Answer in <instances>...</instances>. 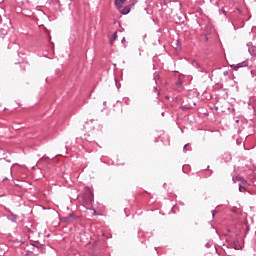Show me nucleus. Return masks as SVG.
<instances>
[{"instance_id": "1", "label": "nucleus", "mask_w": 256, "mask_h": 256, "mask_svg": "<svg viewBox=\"0 0 256 256\" xmlns=\"http://www.w3.org/2000/svg\"><path fill=\"white\" fill-rule=\"evenodd\" d=\"M80 217L81 216H77L76 214H74V212H71L67 216L60 218V220L62 221V223L69 224L73 223V221H77V219H79Z\"/></svg>"}, {"instance_id": "2", "label": "nucleus", "mask_w": 256, "mask_h": 256, "mask_svg": "<svg viewBox=\"0 0 256 256\" xmlns=\"http://www.w3.org/2000/svg\"><path fill=\"white\" fill-rule=\"evenodd\" d=\"M27 67H29V63L27 62H17L15 63V69L20 73H25L27 71Z\"/></svg>"}, {"instance_id": "3", "label": "nucleus", "mask_w": 256, "mask_h": 256, "mask_svg": "<svg viewBox=\"0 0 256 256\" xmlns=\"http://www.w3.org/2000/svg\"><path fill=\"white\" fill-rule=\"evenodd\" d=\"M86 201L90 203H95V194H93V189L88 188L85 193Z\"/></svg>"}, {"instance_id": "4", "label": "nucleus", "mask_w": 256, "mask_h": 256, "mask_svg": "<svg viewBox=\"0 0 256 256\" xmlns=\"http://www.w3.org/2000/svg\"><path fill=\"white\" fill-rule=\"evenodd\" d=\"M249 66V61L248 60H245L241 63H238V64H232L230 65L231 69H233V71H239V69L243 68V67H248Z\"/></svg>"}, {"instance_id": "5", "label": "nucleus", "mask_w": 256, "mask_h": 256, "mask_svg": "<svg viewBox=\"0 0 256 256\" xmlns=\"http://www.w3.org/2000/svg\"><path fill=\"white\" fill-rule=\"evenodd\" d=\"M30 245H32V247H34L33 251H35V249H36L39 253H45V245H43L39 242L30 243Z\"/></svg>"}, {"instance_id": "6", "label": "nucleus", "mask_w": 256, "mask_h": 256, "mask_svg": "<svg viewBox=\"0 0 256 256\" xmlns=\"http://www.w3.org/2000/svg\"><path fill=\"white\" fill-rule=\"evenodd\" d=\"M134 6H135V4L133 3L128 6H125L124 8L123 7L120 8V10H118V11L121 13V15H129V13H131L132 7H134Z\"/></svg>"}, {"instance_id": "7", "label": "nucleus", "mask_w": 256, "mask_h": 256, "mask_svg": "<svg viewBox=\"0 0 256 256\" xmlns=\"http://www.w3.org/2000/svg\"><path fill=\"white\" fill-rule=\"evenodd\" d=\"M191 65L195 67V69H199L200 73H207V70L205 68L201 67V64L197 62V60H192Z\"/></svg>"}, {"instance_id": "8", "label": "nucleus", "mask_w": 256, "mask_h": 256, "mask_svg": "<svg viewBox=\"0 0 256 256\" xmlns=\"http://www.w3.org/2000/svg\"><path fill=\"white\" fill-rule=\"evenodd\" d=\"M247 187H249V182H247V180H243L239 184V191L243 193V191H247Z\"/></svg>"}, {"instance_id": "9", "label": "nucleus", "mask_w": 256, "mask_h": 256, "mask_svg": "<svg viewBox=\"0 0 256 256\" xmlns=\"http://www.w3.org/2000/svg\"><path fill=\"white\" fill-rule=\"evenodd\" d=\"M125 1H127V0H115L114 1L115 7L118 11H121V9H123V5H124Z\"/></svg>"}, {"instance_id": "10", "label": "nucleus", "mask_w": 256, "mask_h": 256, "mask_svg": "<svg viewBox=\"0 0 256 256\" xmlns=\"http://www.w3.org/2000/svg\"><path fill=\"white\" fill-rule=\"evenodd\" d=\"M233 249L239 251L241 249V244L239 243V234H236V240L233 242Z\"/></svg>"}, {"instance_id": "11", "label": "nucleus", "mask_w": 256, "mask_h": 256, "mask_svg": "<svg viewBox=\"0 0 256 256\" xmlns=\"http://www.w3.org/2000/svg\"><path fill=\"white\" fill-rule=\"evenodd\" d=\"M153 79L155 81L156 84L158 83H162V79H161V75H159V72H154L153 74Z\"/></svg>"}, {"instance_id": "12", "label": "nucleus", "mask_w": 256, "mask_h": 256, "mask_svg": "<svg viewBox=\"0 0 256 256\" xmlns=\"http://www.w3.org/2000/svg\"><path fill=\"white\" fill-rule=\"evenodd\" d=\"M8 219H9V221H12V223H17V215L14 214V213H11V214L8 216Z\"/></svg>"}, {"instance_id": "13", "label": "nucleus", "mask_w": 256, "mask_h": 256, "mask_svg": "<svg viewBox=\"0 0 256 256\" xmlns=\"http://www.w3.org/2000/svg\"><path fill=\"white\" fill-rule=\"evenodd\" d=\"M233 183H237V181H240V183H242L243 181H245V178H243L242 176H236L232 178Z\"/></svg>"}, {"instance_id": "14", "label": "nucleus", "mask_w": 256, "mask_h": 256, "mask_svg": "<svg viewBox=\"0 0 256 256\" xmlns=\"http://www.w3.org/2000/svg\"><path fill=\"white\" fill-rule=\"evenodd\" d=\"M243 229H245V237L247 236V233L251 230V227L249 226V223H245L243 226Z\"/></svg>"}, {"instance_id": "15", "label": "nucleus", "mask_w": 256, "mask_h": 256, "mask_svg": "<svg viewBox=\"0 0 256 256\" xmlns=\"http://www.w3.org/2000/svg\"><path fill=\"white\" fill-rule=\"evenodd\" d=\"M117 40V32H114L112 37L110 38V45H113L115 41Z\"/></svg>"}, {"instance_id": "16", "label": "nucleus", "mask_w": 256, "mask_h": 256, "mask_svg": "<svg viewBox=\"0 0 256 256\" xmlns=\"http://www.w3.org/2000/svg\"><path fill=\"white\" fill-rule=\"evenodd\" d=\"M248 51H249L250 55H252V56L255 55V47L249 48Z\"/></svg>"}, {"instance_id": "17", "label": "nucleus", "mask_w": 256, "mask_h": 256, "mask_svg": "<svg viewBox=\"0 0 256 256\" xmlns=\"http://www.w3.org/2000/svg\"><path fill=\"white\" fill-rule=\"evenodd\" d=\"M14 243H18V246L21 247V245H23L25 242H23L19 239H16V240H14Z\"/></svg>"}, {"instance_id": "18", "label": "nucleus", "mask_w": 256, "mask_h": 256, "mask_svg": "<svg viewBox=\"0 0 256 256\" xmlns=\"http://www.w3.org/2000/svg\"><path fill=\"white\" fill-rule=\"evenodd\" d=\"M176 85L178 87H181V85H183V81H181V78H178L177 82H176Z\"/></svg>"}, {"instance_id": "19", "label": "nucleus", "mask_w": 256, "mask_h": 256, "mask_svg": "<svg viewBox=\"0 0 256 256\" xmlns=\"http://www.w3.org/2000/svg\"><path fill=\"white\" fill-rule=\"evenodd\" d=\"M114 107H118L121 109V107H123V103L121 101H117V103Z\"/></svg>"}, {"instance_id": "20", "label": "nucleus", "mask_w": 256, "mask_h": 256, "mask_svg": "<svg viewBox=\"0 0 256 256\" xmlns=\"http://www.w3.org/2000/svg\"><path fill=\"white\" fill-rule=\"evenodd\" d=\"M148 15H153V10L145 8Z\"/></svg>"}, {"instance_id": "21", "label": "nucleus", "mask_w": 256, "mask_h": 256, "mask_svg": "<svg viewBox=\"0 0 256 256\" xmlns=\"http://www.w3.org/2000/svg\"><path fill=\"white\" fill-rule=\"evenodd\" d=\"M180 109H182V111H189V107L187 106H181Z\"/></svg>"}, {"instance_id": "22", "label": "nucleus", "mask_w": 256, "mask_h": 256, "mask_svg": "<svg viewBox=\"0 0 256 256\" xmlns=\"http://www.w3.org/2000/svg\"><path fill=\"white\" fill-rule=\"evenodd\" d=\"M187 147H189V144H185L183 147V151L184 153H186V151H189V149H187Z\"/></svg>"}, {"instance_id": "23", "label": "nucleus", "mask_w": 256, "mask_h": 256, "mask_svg": "<svg viewBox=\"0 0 256 256\" xmlns=\"http://www.w3.org/2000/svg\"><path fill=\"white\" fill-rule=\"evenodd\" d=\"M221 13H223V15L227 16V11L225 10V8L221 9Z\"/></svg>"}, {"instance_id": "24", "label": "nucleus", "mask_w": 256, "mask_h": 256, "mask_svg": "<svg viewBox=\"0 0 256 256\" xmlns=\"http://www.w3.org/2000/svg\"><path fill=\"white\" fill-rule=\"evenodd\" d=\"M215 215H217V210L212 211V217H215Z\"/></svg>"}, {"instance_id": "25", "label": "nucleus", "mask_w": 256, "mask_h": 256, "mask_svg": "<svg viewBox=\"0 0 256 256\" xmlns=\"http://www.w3.org/2000/svg\"><path fill=\"white\" fill-rule=\"evenodd\" d=\"M138 237H143V231H138Z\"/></svg>"}, {"instance_id": "26", "label": "nucleus", "mask_w": 256, "mask_h": 256, "mask_svg": "<svg viewBox=\"0 0 256 256\" xmlns=\"http://www.w3.org/2000/svg\"><path fill=\"white\" fill-rule=\"evenodd\" d=\"M178 7H179V9H182V7H183V3L178 2Z\"/></svg>"}, {"instance_id": "27", "label": "nucleus", "mask_w": 256, "mask_h": 256, "mask_svg": "<svg viewBox=\"0 0 256 256\" xmlns=\"http://www.w3.org/2000/svg\"><path fill=\"white\" fill-rule=\"evenodd\" d=\"M223 75H224V77H227V75H229V71H224Z\"/></svg>"}, {"instance_id": "28", "label": "nucleus", "mask_w": 256, "mask_h": 256, "mask_svg": "<svg viewBox=\"0 0 256 256\" xmlns=\"http://www.w3.org/2000/svg\"><path fill=\"white\" fill-rule=\"evenodd\" d=\"M154 91L155 93H157V95H159V90L157 89V87H154Z\"/></svg>"}, {"instance_id": "29", "label": "nucleus", "mask_w": 256, "mask_h": 256, "mask_svg": "<svg viewBox=\"0 0 256 256\" xmlns=\"http://www.w3.org/2000/svg\"><path fill=\"white\" fill-rule=\"evenodd\" d=\"M60 72H61V70H59V69L55 70L56 75H59Z\"/></svg>"}, {"instance_id": "30", "label": "nucleus", "mask_w": 256, "mask_h": 256, "mask_svg": "<svg viewBox=\"0 0 256 256\" xmlns=\"http://www.w3.org/2000/svg\"><path fill=\"white\" fill-rule=\"evenodd\" d=\"M256 71L255 70H251V75H255Z\"/></svg>"}, {"instance_id": "31", "label": "nucleus", "mask_w": 256, "mask_h": 256, "mask_svg": "<svg viewBox=\"0 0 256 256\" xmlns=\"http://www.w3.org/2000/svg\"><path fill=\"white\" fill-rule=\"evenodd\" d=\"M211 175H213V170H210V174L208 176L211 177Z\"/></svg>"}, {"instance_id": "32", "label": "nucleus", "mask_w": 256, "mask_h": 256, "mask_svg": "<svg viewBox=\"0 0 256 256\" xmlns=\"http://www.w3.org/2000/svg\"><path fill=\"white\" fill-rule=\"evenodd\" d=\"M121 43H125V37L122 38Z\"/></svg>"}, {"instance_id": "33", "label": "nucleus", "mask_w": 256, "mask_h": 256, "mask_svg": "<svg viewBox=\"0 0 256 256\" xmlns=\"http://www.w3.org/2000/svg\"><path fill=\"white\" fill-rule=\"evenodd\" d=\"M161 115H162V117H165V112H162Z\"/></svg>"}, {"instance_id": "34", "label": "nucleus", "mask_w": 256, "mask_h": 256, "mask_svg": "<svg viewBox=\"0 0 256 256\" xmlns=\"http://www.w3.org/2000/svg\"><path fill=\"white\" fill-rule=\"evenodd\" d=\"M215 110L218 111V110H219V107H215Z\"/></svg>"}, {"instance_id": "35", "label": "nucleus", "mask_w": 256, "mask_h": 256, "mask_svg": "<svg viewBox=\"0 0 256 256\" xmlns=\"http://www.w3.org/2000/svg\"><path fill=\"white\" fill-rule=\"evenodd\" d=\"M164 1V5H167V2H165V0H163Z\"/></svg>"}, {"instance_id": "36", "label": "nucleus", "mask_w": 256, "mask_h": 256, "mask_svg": "<svg viewBox=\"0 0 256 256\" xmlns=\"http://www.w3.org/2000/svg\"><path fill=\"white\" fill-rule=\"evenodd\" d=\"M165 99H169V96H165Z\"/></svg>"}, {"instance_id": "37", "label": "nucleus", "mask_w": 256, "mask_h": 256, "mask_svg": "<svg viewBox=\"0 0 256 256\" xmlns=\"http://www.w3.org/2000/svg\"><path fill=\"white\" fill-rule=\"evenodd\" d=\"M220 89H223V85L220 86Z\"/></svg>"}, {"instance_id": "38", "label": "nucleus", "mask_w": 256, "mask_h": 256, "mask_svg": "<svg viewBox=\"0 0 256 256\" xmlns=\"http://www.w3.org/2000/svg\"><path fill=\"white\" fill-rule=\"evenodd\" d=\"M236 123H239V120H236Z\"/></svg>"}, {"instance_id": "39", "label": "nucleus", "mask_w": 256, "mask_h": 256, "mask_svg": "<svg viewBox=\"0 0 256 256\" xmlns=\"http://www.w3.org/2000/svg\"><path fill=\"white\" fill-rule=\"evenodd\" d=\"M153 69H155V65H153Z\"/></svg>"}, {"instance_id": "40", "label": "nucleus", "mask_w": 256, "mask_h": 256, "mask_svg": "<svg viewBox=\"0 0 256 256\" xmlns=\"http://www.w3.org/2000/svg\"><path fill=\"white\" fill-rule=\"evenodd\" d=\"M207 169H209V166H207Z\"/></svg>"}, {"instance_id": "41", "label": "nucleus", "mask_w": 256, "mask_h": 256, "mask_svg": "<svg viewBox=\"0 0 256 256\" xmlns=\"http://www.w3.org/2000/svg\"><path fill=\"white\" fill-rule=\"evenodd\" d=\"M1 1H3V0H0V3H1Z\"/></svg>"}]
</instances>
